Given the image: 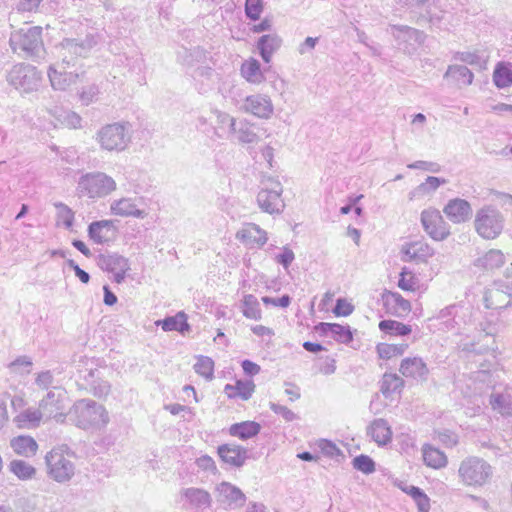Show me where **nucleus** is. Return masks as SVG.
<instances>
[{"label": "nucleus", "mask_w": 512, "mask_h": 512, "mask_svg": "<svg viewBox=\"0 0 512 512\" xmlns=\"http://www.w3.org/2000/svg\"><path fill=\"white\" fill-rule=\"evenodd\" d=\"M70 421L86 431H101L110 421L106 408L92 399L76 401L68 412Z\"/></svg>", "instance_id": "obj_1"}, {"label": "nucleus", "mask_w": 512, "mask_h": 512, "mask_svg": "<svg viewBox=\"0 0 512 512\" xmlns=\"http://www.w3.org/2000/svg\"><path fill=\"white\" fill-rule=\"evenodd\" d=\"M494 467L484 458L467 456L459 464L457 476L459 483L474 490L488 486L494 477Z\"/></svg>", "instance_id": "obj_2"}, {"label": "nucleus", "mask_w": 512, "mask_h": 512, "mask_svg": "<svg viewBox=\"0 0 512 512\" xmlns=\"http://www.w3.org/2000/svg\"><path fill=\"white\" fill-rule=\"evenodd\" d=\"M94 139L103 151L123 152L132 141V125L127 121L105 124L97 130Z\"/></svg>", "instance_id": "obj_3"}, {"label": "nucleus", "mask_w": 512, "mask_h": 512, "mask_svg": "<svg viewBox=\"0 0 512 512\" xmlns=\"http://www.w3.org/2000/svg\"><path fill=\"white\" fill-rule=\"evenodd\" d=\"M118 188L116 180L102 171L83 174L77 183V192L80 197L96 201L114 193Z\"/></svg>", "instance_id": "obj_4"}, {"label": "nucleus", "mask_w": 512, "mask_h": 512, "mask_svg": "<svg viewBox=\"0 0 512 512\" xmlns=\"http://www.w3.org/2000/svg\"><path fill=\"white\" fill-rule=\"evenodd\" d=\"M73 455L66 445L54 447L45 456L47 475L60 484L71 481L76 473V465L72 461Z\"/></svg>", "instance_id": "obj_5"}, {"label": "nucleus", "mask_w": 512, "mask_h": 512, "mask_svg": "<svg viewBox=\"0 0 512 512\" xmlns=\"http://www.w3.org/2000/svg\"><path fill=\"white\" fill-rule=\"evenodd\" d=\"M505 227V217L493 205H484L477 210L474 218L476 233L485 240L498 238Z\"/></svg>", "instance_id": "obj_6"}, {"label": "nucleus", "mask_w": 512, "mask_h": 512, "mask_svg": "<svg viewBox=\"0 0 512 512\" xmlns=\"http://www.w3.org/2000/svg\"><path fill=\"white\" fill-rule=\"evenodd\" d=\"M98 42L99 35L94 33L87 34L81 41L65 38L56 46L57 56L67 66H74L75 61L86 58Z\"/></svg>", "instance_id": "obj_7"}, {"label": "nucleus", "mask_w": 512, "mask_h": 512, "mask_svg": "<svg viewBox=\"0 0 512 512\" xmlns=\"http://www.w3.org/2000/svg\"><path fill=\"white\" fill-rule=\"evenodd\" d=\"M9 44L13 52L23 51L27 56H36L43 49L42 29L26 27L11 33Z\"/></svg>", "instance_id": "obj_8"}, {"label": "nucleus", "mask_w": 512, "mask_h": 512, "mask_svg": "<svg viewBox=\"0 0 512 512\" xmlns=\"http://www.w3.org/2000/svg\"><path fill=\"white\" fill-rule=\"evenodd\" d=\"M7 81L17 90L30 93L40 86L41 74L32 65L19 63L11 68L7 75Z\"/></svg>", "instance_id": "obj_9"}, {"label": "nucleus", "mask_w": 512, "mask_h": 512, "mask_svg": "<svg viewBox=\"0 0 512 512\" xmlns=\"http://www.w3.org/2000/svg\"><path fill=\"white\" fill-rule=\"evenodd\" d=\"M282 185L279 181L269 179L257 194V204L262 212L268 214H279L283 211L285 204L281 198Z\"/></svg>", "instance_id": "obj_10"}, {"label": "nucleus", "mask_w": 512, "mask_h": 512, "mask_svg": "<svg viewBox=\"0 0 512 512\" xmlns=\"http://www.w3.org/2000/svg\"><path fill=\"white\" fill-rule=\"evenodd\" d=\"M421 224L424 231L434 241H444L450 235V226L440 211L428 208L421 212Z\"/></svg>", "instance_id": "obj_11"}, {"label": "nucleus", "mask_w": 512, "mask_h": 512, "mask_svg": "<svg viewBox=\"0 0 512 512\" xmlns=\"http://www.w3.org/2000/svg\"><path fill=\"white\" fill-rule=\"evenodd\" d=\"M66 393L59 388H53L39 402V409L45 419H55L57 422H63L66 414L65 409Z\"/></svg>", "instance_id": "obj_12"}, {"label": "nucleus", "mask_w": 512, "mask_h": 512, "mask_svg": "<svg viewBox=\"0 0 512 512\" xmlns=\"http://www.w3.org/2000/svg\"><path fill=\"white\" fill-rule=\"evenodd\" d=\"M388 32L406 53H413L424 42L423 32L406 25H390Z\"/></svg>", "instance_id": "obj_13"}, {"label": "nucleus", "mask_w": 512, "mask_h": 512, "mask_svg": "<svg viewBox=\"0 0 512 512\" xmlns=\"http://www.w3.org/2000/svg\"><path fill=\"white\" fill-rule=\"evenodd\" d=\"M240 110L256 118L268 120L274 114V104L269 95L255 93L245 97Z\"/></svg>", "instance_id": "obj_14"}, {"label": "nucleus", "mask_w": 512, "mask_h": 512, "mask_svg": "<svg viewBox=\"0 0 512 512\" xmlns=\"http://www.w3.org/2000/svg\"><path fill=\"white\" fill-rule=\"evenodd\" d=\"M66 63L62 61L51 64L48 67L47 75L51 84V87L55 91H66L72 85L76 84L79 79V74L75 72H68Z\"/></svg>", "instance_id": "obj_15"}, {"label": "nucleus", "mask_w": 512, "mask_h": 512, "mask_svg": "<svg viewBox=\"0 0 512 512\" xmlns=\"http://www.w3.org/2000/svg\"><path fill=\"white\" fill-rule=\"evenodd\" d=\"M142 198L137 197H120L110 202L109 211L111 215L123 218L144 219L148 216L145 209L139 208L138 202Z\"/></svg>", "instance_id": "obj_16"}, {"label": "nucleus", "mask_w": 512, "mask_h": 512, "mask_svg": "<svg viewBox=\"0 0 512 512\" xmlns=\"http://www.w3.org/2000/svg\"><path fill=\"white\" fill-rule=\"evenodd\" d=\"M180 498L184 505L187 506V508L197 512L205 511L212 505L211 494L203 488H183L180 491Z\"/></svg>", "instance_id": "obj_17"}, {"label": "nucleus", "mask_w": 512, "mask_h": 512, "mask_svg": "<svg viewBox=\"0 0 512 512\" xmlns=\"http://www.w3.org/2000/svg\"><path fill=\"white\" fill-rule=\"evenodd\" d=\"M399 372L403 377L421 383L426 382L430 374L428 365L419 356L406 357L402 359L399 365Z\"/></svg>", "instance_id": "obj_18"}, {"label": "nucleus", "mask_w": 512, "mask_h": 512, "mask_svg": "<svg viewBox=\"0 0 512 512\" xmlns=\"http://www.w3.org/2000/svg\"><path fill=\"white\" fill-rule=\"evenodd\" d=\"M236 238L249 248H261L268 241V235L259 225L246 223L236 233Z\"/></svg>", "instance_id": "obj_19"}, {"label": "nucleus", "mask_w": 512, "mask_h": 512, "mask_svg": "<svg viewBox=\"0 0 512 512\" xmlns=\"http://www.w3.org/2000/svg\"><path fill=\"white\" fill-rule=\"evenodd\" d=\"M461 349L466 352H474L476 354L491 353L495 357L497 350L496 341L491 331H487L482 327L477 341L466 342L461 344Z\"/></svg>", "instance_id": "obj_20"}, {"label": "nucleus", "mask_w": 512, "mask_h": 512, "mask_svg": "<svg viewBox=\"0 0 512 512\" xmlns=\"http://www.w3.org/2000/svg\"><path fill=\"white\" fill-rule=\"evenodd\" d=\"M402 252L405 260L416 263H426L435 253L434 249L424 241L407 243L403 246Z\"/></svg>", "instance_id": "obj_21"}, {"label": "nucleus", "mask_w": 512, "mask_h": 512, "mask_svg": "<svg viewBox=\"0 0 512 512\" xmlns=\"http://www.w3.org/2000/svg\"><path fill=\"white\" fill-rule=\"evenodd\" d=\"M443 212L453 223L459 224L470 219L472 208L468 201L455 198L445 205Z\"/></svg>", "instance_id": "obj_22"}, {"label": "nucleus", "mask_w": 512, "mask_h": 512, "mask_svg": "<svg viewBox=\"0 0 512 512\" xmlns=\"http://www.w3.org/2000/svg\"><path fill=\"white\" fill-rule=\"evenodd\" d=\"M101 263L103 269L114 275L116 283H121L130 269L128 259L118 254L103 256Z\"/></svg>", "instance_id": "obj_23"}, {"label": "nucleus", "mask_w": 512, "mask_h": 512, "mask_svg": "<svg viewBox=\"0 0 512 512\" xmlns=\"http://www.w3.org/2000/svg\"><path fill=\"white\" fill-rule=\"evenodd\" d=\"M220 459L233 467H241L247 459V450L235 444H223L217 449Z\"/></svg>", "instance_id": "obj_24"}, {"label": "nucleus", "mask_w": 512, "mask_h": 512, "mask_svg": "<svg viewBox=\"0 0 512 512\" xmlns=\"http://www.w3.org/2000/svg\"><path fill=\"white\" fill-rule=\"evenodd\" d=\"M471 316L472 312L469 307L450 305L440 310L437 318L444 320L448 328H454L455 326H460L462 321L466 324L465 318L468 317L470 319Z\"/></svg>", "instance_id": "obj_25"}, {"label": "nucleus", "mask_w": 512, "mask_h": 512, "mask_svg": "<svg viewBox=\"0 0 512 512\" xmlns=\"http://www.w3.org/2000/svg\"><path fill=\"white\" fill-rule=\"evenodd\" d=\"M114 230L112 220L95 221L88 226V236L94 243L104 244L112 238Z\"/></svg>", "instance_id": "obj_26"}, {"label": "nucleus", "mask_w": 512, "mask_h": 512, "mask_svg": "<svg viewBox=\"0 0 512 512\" xmlns=\"http://www.w3.org/2000/svg\"><path fill=\"white\" fill-rule=\"evenodd\" d=\"M215 115V127L214 133L218 138L232 139L233 131L237 124V119L227 112L221 110H214Z\"/></svg>", "instance_id": "obj_27"}, {"label": "nucleus", "mask_w": 512, "mask_h": 512, "mask_svg": "<svg viewBox=\"0 0 512 512\" xmlns=\"http://www.w3.org/2000/svg\"><path fill=\"white\" fill-rule=\"evenodd\" d=\"M218 501L227 505H243L245 495L243 492L229 482H222L215 489Z\"/></svg>", "instance_id": "obj_28"}, {"label": "nucleus", "mask_w": 512, "mask_h": 512, "mask_svg": "<svg viewBox=\"0 0 512 512\" xmlns=\"http://www.w3.org/2000/svg\"><path fill=\"white\" fill-rule=\"evenodd\" d=\"M444 79H449L457 87L464 88L473 83L474 74L464 65L453 64L448 66Z\"/></svg>", "instance_id": "obj_29"}, {"label": "nucleus", "mask_w": 512, "mask_h": 512, "mask_svg": "<svg viewBox=\"0 0 512 512\" xmlns=\"http://www.w3.org/2000/svg\"><path fill=\"white\" fill-rule=\"evenodd\" d=\"M367 433L371 439L379 446H384L391 442L392 429L385 419H375L367 428Z\"/></svg>", "instance_id": "obj_30"}, {"label": "nucleus", "mask_w": 512, "mask_h": 512, "mask_svg": "<svg viewBox=\"0 0 512 512\" xmlns=\"http://www.w3.org/2000/svg\"><path fill=\"white\" fill-rule=\"evenodd\" d=\"M282 45V39L277 34H266L261 36L257 41V49L265 63H270L272 56Z\"/></svg>", "instance_id": "obj_31"}, {"label": "nucleus", "mask_w": 512, "mask_h": 512, "mask_svg": "<svg viewBox=\"0 0 512 512\" xmlns=\"http://www.w3.org/2000/svg\"><path fill=\"white\" fill-rule=\"evenodd\" d=\"M448 181L445 178L428 176L425 182L419 184L408 194L410 201L420 200L426 196L433 194L441 185H445Z\"/></svg>", "instance_id": "obj_32"}, {"label": "nucleus", "mask_w": 512, "mask_h": 512, "mask_svg": "<svg viewBox=\"0 0 512 512\" xmlns=\"http://www.w3.org/2000/svg\"><path fill=\"white\" fill-rule=\"evenodd\" d=\"M505 285H495L494 287L487 289L484 295V303L487 309H501L505 308L510 304L511 294L504 291Z\"/></svg>", "instance_id": "obj_33"}, {"label": "nucleus", "mask_w": 512, "mask_h": 512, "mask_svg": "<svg viewBox=\"0 0 512 512\" xmlns=\"http://www.w3.org/2000/svg\"><path fill=\"white\" fill-rule=\"evenodd\" d=\"M505 256L501 250L490 249L482 256L474 260L473 265L482 270L492 271L505 264Z\"/></svg>", "instance_id": "obj_34"}, {"label": "nucleus", "mask_w": 512, "mask_h": 512, "mask_svg": "<svg viewBox=\"0 0 512 512\" xmlns=\"http://www.w3.org/2000/svg\"><path fill=\"white\" fill-rule=\"evenodd\" d=\"M240 74L248 83L253 85H260L266 80L260 62L252 57L242 63Z\"/></svg>", "instance_id": "obj_35"}, {"label": "nucleus", "mask_w": 512, "mask_h": 512, "mask_svg": "<svg viewBox=\"0 0 512 512\" xmlns=\"http://www.w3.org/2000/svg\"><path fill=\"white\" fill-rule=\"evenodd\" d=\"M42 419H45L41 410L35 408H27L19 412L13 419L18 428L33 429L40 425Z\"/></svg>", "instance_id": "obj_36"}, {"label": "nucleus", "mask_w": 512, "mask_h": 512, "mask_svg": "<svg viewBox=\"0 0 512 512\" xmlns=\"http://www.w3.org/2000/svg\"><path fill=\"white\" fill-rule=\"evenodd\" d=\"M489 402L494 411L502 415H511L512 388H505L502 392L492 393Z\"/></svg>", "instance_id": "obj_37"}, {"label": "nucleus", "mask_w": 512, "mask_h": 512, "mask_svg": "<svg viewBox=\"0 0 512 512\" xmlns=\"http://www.w3.org/2000/svg\"><path fill=\"white\" fill-rule=\"evenodd\" d=\"M422 457L424 463L433 469H442L445 468L448 464V458L446 454L429 444L423 445Z\"/></svg>", "instance_id": "obj_38"}, {"label": "nucleus", "mask_w": 512, "mask_h": 512, "mask_svg": "<svg viewBox=\"0 0 512 512\" xmlns=\"http://www.w3.org/2000/svg\"><path fill=\"white\" fill-rule=\"evenodd\" d=\"M157 326H161V328L168 331H178L184 334L186 331L190 330V326L187 322V316L184 312H178L175 316L167 317L163 320H158L155 322Z\"/></svg>", "instance_id": "obj_39"}, {"label": "nucleus", "mask_w": 512, "mask_h": 512, "mask_svg": "<svg viewBox=\"0 0 512 512\" xmlns=\"http://www.w3.org/2000/svg\"><path fill=\"white\" fill-rule=\"evenodd\" d=\"M236 139L242 144L255 143L258 139L257 134L253 129V124L246 119L237 121L235 131H233L232 139Z\"/></svg>", "instance_id": "obj_40"}, {"label": "nucleus", "mask_w": 512, "mask_h": 512, "mask_svg": "<svg viewBox=\"0 0 512 512\" xmlns=\"http://www.w3.org/2000/svg\"><path fill=\"white\" fill-rule=\"evenodd\" d=\"M10 445L15 453L25 457L34 456L38 449L37 442L30 436L14 437Z\"/></svg>", "instance_id": "obj_41"}, {"label": "nucleus", "mask_w": 512, "mask_h": 512, "mask_svg": "<svg viewBox=\"0 0 512 512\" xmlns=\"http://www.w3.org/2000/svg\"><path fill=\"white\" fill-rule=\"evenodd\" d=\"M319 328L321 332L326 335H331L340 343L346 344L352 341L353 337L349 326H343L336 323H320Z\"/></svg>", "instance_id": "obj_42"}, {"label": "nucleus", "mask_w": 512, "mask_h": 512, "mask_svg": "<svg viewBox=\"0 0 512 512\" xmlns=\"http://www.w3.org/2000/svg\"><path fill=\"white\" fill-rule=\"evenodd\" d=\"M385 304L393 309L395 315L406 316L411 311V304L397 292H387L383 296Z\"/></svg>", "instance_id": "obj_43"}, {"label": "nucleus", "mask_w": 512, "mask_h": 512, "mask_svg": "<svg viewBox=\"0 0 512 512\" xmlns=\"http://www.w3.org/2000/svg\"><path fill=\"white\" fill-rule=\"evenodd\" d=\"M260 429L261 426L259 423L254 421H244L231 425L229 428V434L242 440H246L256 436L260 432Z\"/></svg>", "instance_id": "obj_44"}, {"label": "nucleus", "mask_w": 512, "mask_h": 512, "mask_svg": "<svg viewBox=\"0 0 512 512\" xmlns=\"http://www.w3.org/2000/svg\"><path fill=\"white\" fill-rule=\"evenodd\" d=\"M493 82L502 89L512 85V63L499 62L493 71Z\"/></svg>", "instance_id": "obj_45"}, {"label": "nucleus", "mask_w": 512, "mask_h": 512, "mask_svg": "<svg viewBox=\"0 0 512 512\" xmlns=\"http://www.w3.org/2000/svg\"><path fill=\"white\" fill-rule=\"evenodd\" d=\"M255 389L252 381H237L236 384L226 385L225 391L229 397H240L242 400H248Z\"/></svg>", "instance_id": "obj_46"}, {"label": "nucleus", "mask_w": 512, "mask_h": 512, "mask_svg": "<svg viewBox=\"0 0 512 512\" xmlns=\"http://www.w3.org/2000/svg\"><path fill=\"white\" fill-rule=\"evenodd\" d=\"M404 387V380L397 374L385 373L381 382V392L385 397H389L395 392H400Z\"/></svg>", "instance_id": "obj_47"}, {"label": "nucleus", "mask_w": 512, "mask_h": 512, "mask_svg": "<svg viewBox=\"0 0 512 512\" xmlns=\"http://www.w3.org/2000/svg\"><path fill=\"white\" fill-rule=\"evenodd\" d=\"M379 329L389 335L405 336L411 333L410 325L398 322L396 320H382L379 323Z\"/></svg>", "instance_id": "obj_48"}, {"label": "nucleus", "mask_w": 512, "mask_h": 512, "mask_svg": "<svg viewBox=\"0 0 512 512\" xmlns=\"http://www.w3.org/2000/svg\"><path fill=\"white\" fill-rule=\"evenodd\" d=\"M9 469L21 480L31 479L36 474V469L24 460H12Z\"/></svg>", "instance_id": "obj_49"}, {"label": "nucleus", "mask_w": 512, "mask_h": 512, "mask_svg": "<svg viewBox=\"0 0 512 512\" xmlns=\"http://www.w3.org/2000/svg\"><path fill=\"white\" fill-rule=\"evenodd\" d=\"M407 348V344L380 343L377 345L376 350L380 358L389 360L391 358L403 355Z\"/></svg>", "instance_id": "obj_50"}, {"label": "nucleus", "mask_w": 512, "mask_h": 512, "mask_svg": "<svg viewBox=\"0 0 512 512\" xmlns=\"http://www.w3.org/2000/svg\"><path fill=\"white\" fill-rule=\"evenodd\" d=\"M242 303H243L242 312L246 318L253 319V320H259L261 318L260 305H259L257 298L254 295H252V294L245 295Z\"/></svg>", "instance_id": "obj_51"}, {"label": "nucleus", "mask_w": 512, "mask_h": 512, "mask_svg": "<svg viewBox=\"0 0 512 512\" xmlns=\"http://www.w3.org/2000/svg\"><path fill=\"white\" fill-rule=\"evenodd\" d=\"M194 370L206 380H211L214 374V361L210 357L200 355L194 364Z\"/></svg>", "instance_id": "obj_52"}, {"label": "nucleus", "mask_w": 512, "mask_h": 512, "mask_svg": "<svg viewBox=\"0 0 512 512\" xmlns=\"http://www.w3.org/2000/svg\"><path fill=\"white\" fill-rule=\"evenodd\" d=\"M398 286L405 291H415L419 286V279L412 271L403 268L400 273Z\"/></svg>", "instance_id": "obj_53"}, {"label": "nucleus", "mask_w": 512, "mask_h": 512, "mask_svg": "<svg viewBox=\"0 0 512 512\" xmlns=\"http://www.w3.org/2000/svg\"><path fill=\"white\" fill-rule=\"evenodd\" d=\"M98 372V370H90L88 376L92 379L90 381V386L92 388V391H93V394L96 396V397H106L109 393H110V390H111V385L109 384L108 381H105V380H94V376H95V373Z\"/></svg>", "instance_id": "obj_54"}, {"label": "nucleus", "mask_w": 512, "mask_h": 512, "mask_svg": "<svg viewBox=\"0 0 512 512\" xmlns=\"http://www.w3.org/2000/svg\"><path fill=\"white\" fill-rule=\"evenodd\" d=\"M353 467L364 474H371L375 471V462L367 455L361 454L353 459Z\"/></svg>", "instance_id": "obj_55"}, {"label": "nucleus", "mask_w": 512, "mask_h": 512, "mask_svg": "<svg viewBox=\"0 0 512 512\" xmlns=\"http://www.w3.org/2000/svg\"><path fill=\"white\" fill-rule=\"evenodd\" d=\"M62 118L60 119L58 126H64L70 129H77L81 127L82 118L76 112L66 110L61 114Z\"/></svg>", "instance_id": "obj_56"}, {"label": "nucleus", "mask_w": 512, "mask_h": 512, "mask_svg": "<svg viewBox=\"0 0 512 512\" xmlns=\"http://www.w3.org/2000/svg\"><path fill=\"white\" fill-rule=\"evenodd\" d=\"M263 11L262 0H246L245 2V13L251 20L259 19Z\"/></svg>", "instance_id": "obj_57"}, {"label": "nucleus", "mask_w": 512, "mask_h": 512, "mask_svg": "<svg viewBox=\"0 0 512 512\" xmlns=\"http://www.w3.org/2000/svg\"><path fill=\"white\" fill-rule=\"evenodd\" d=\"M454 59L469 65H482V59L480 55L477 52H471V51H462L457 52L454 55Z\"/></svg>", "instance_id": "obj_58"}, {"label": "nucleus", "mask_w": 512, "mask_h": 512, "mask_svg": "<svg viewBox=\"0 0 512 512\" xmlns=\"http://www.w3.org/2000/svg\"><path fill=\"white\" fill-rule=\"evenodd\" d=\"M58 208V218L63 223L66 229H71L74 222V213L73 211L65 204L57 205Z\"/></svg>", "instance_id": "obj_59"}, {"label": "nucleus", "mask_w": 512, "mask_h": 512, "mask_svg": "<svg viewBox=\"0 0 512 512\" xmlns=\"http://www.w3.org/2000/svg\"><path fill=\"white\" fill-rule=\"evenodd\" d=\"M196 465L199 469L205 472H210L212 474H217L218 469L215 464V461L209 455H202L196 459Z\"/></svg>", "instance_id": "obj_60"}, {"label": "nucleus", "mask_w": 512, "mask_h": 512, "mask_svg": "<svg viewBox=\"0 0 512 512\" xmlns=\"http://www.w3.org/2000/svg\"><path fill=\"white\" fill-rule=\"evenodd\" d=\"M270 409L277 415H280L285 421L291 422L297 419V415L286 406L271 402Z\"/></svg>", "instance_id": "obj_61"}, {"label": "nucleus", "mask_w": 512, "mask_h": 512, "mask_svg": "<svg viewBox=\"0 0 512 512\" xmlns=\"http://www.w3.org/2000/svg\"><path fill=\"white\" fill-rule=\"evenodd\" d=\"M295 259V254L288 246L282 248L281 253L275 256V261L287 269Z\"/></svg>", "instance_id": "obj_62"}, {"label": "nucleus", "mask_w": 512, "mask_h": 512, "mask_svg": "<svg viewBox=\"0 0 512 512\" xmlns=\"http://www.w3.org/2000/svg\"><path fill=\"white\" fill-rule=\"evenodd\" d=\"M99 94V88L96 85H89L80 93V100L84 105H89L97 98Z\"/></svg>", "instance_id": "obj_63"}, {"label": "nucleus", "mask_w": 512, "mask_h": 512, "mask_svg": "<svg viewBox=\"0 0 512 512\" xmlns=\"http://www.w3.org/2000/svg\"><path fill=\"white\" fill-rule=\"evenodd\" d=\"M354 310V307L347 300L339 298L336 302V305L333 309V312L337 316H348Z\"/></svg>", "instance_id": "obj_64"}]
</instances>
